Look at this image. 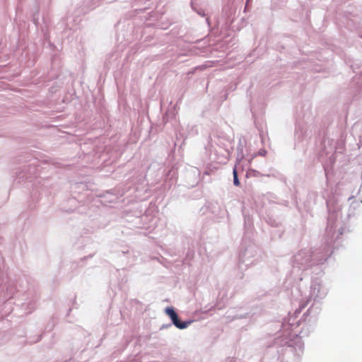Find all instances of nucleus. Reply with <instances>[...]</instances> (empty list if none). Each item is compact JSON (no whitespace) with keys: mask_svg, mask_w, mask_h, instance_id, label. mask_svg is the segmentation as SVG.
Instances as JSON below:
<instances>
[{"mask_svg":"<svg viewBox=\"0 0 362 362\" xmlns=\"http://www.w3.org/2000/svg\"><path fill=\"white\" fill-rule=\"evenodd\" d=\"M165 313L171 318L173 323L175 325V327H177L179 329H184L187 327L188 323L185 322H180L178 319L177 313L175 312L173 308H167L165 310Z\"/></svg>","mask_w":362,"mask_h":362,"instance_id":"obj_1","label":"nucleus"},{"mask_svg":"<svg viewBox=\"0 0 362 362\" xmlns=\"http://www.w3.org/2000/svg\"><path fill=\"white\" fill-rule=\"evenodd\" d=\"M233 184L235 186H239L240 185V181H239L238 177V172H237L236 168H234V169L233 170Z\"/></svg>","mask_w":362,"mask_h":362,"instance_id":"obj_2","label":"nucleus"}]
</instances>
